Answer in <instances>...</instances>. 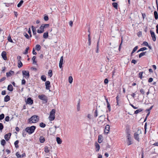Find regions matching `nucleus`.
<instances>
[{"label":"nucleus","instance_id":"obj_1","mask_svg":"<svg viewBox=\"0 0 158 158\" xmlns=\"http://www.w3.org/2000/svg\"><path fill=\"white\" fill-rule=\"evenodd\" d=\"M39 120V117L36 115H34L28 119L29 123H36Z\"/></svg>","mask_w":158,"mask_h":158},{"label":"nucleus","instance_id":"obj_2","mask_svg":"<svg viewBox=\"0 0 158 158\" xmlns=\"http://www.w3.org/2000/svg\"><path fill=\"white\" fill-rule=\"evenodd\" d=\"M35 129L36 127L34 126H32L31 127H26L25 130L29 134H31L34 132Z\"/></svg>","mask_w":158,"mask_h":158},{"label":"nucleus","instance_id":"obj_3","mask_svg":"<svg viewBox=\"0 0 158 158\" xmlns=\"http://www.w3.org/2000/svg\"><path fill=\"white\" fill-rule=\"evenodd\" d=\"M142 134V132L140 129H138L137 131L134 134V139L138 142L139 141V135Z\"/></svg>","mask_w":158,"mask_h":158},{"label":"nucleus","instance_id":"obj_4","mask_svg":"<svg viewBox=\"0 0 158 158\" xmlns=\"http://www.w3.org/2000/svg\"><path fill=\"white\" fill-rule=\"evenodd\" d=\"M38 98L40 100H43L44 103H46L48 102V97L44 95H39Z\"/></svg>","mask_w":158,"mask_h":158},{"label":"nucleus","instance_id":"obj_5","mask_svg":"<svg viewBox=\"0 0 158 158\" xmlns=\"http://www.w3.org/2000/svg\"><path fill=\"white\" fill-rule=\"evenodd\" d=\"M23 75L26 78H28L30 77V74L28 71L23 70L22 71Z\"/></svg>","mask_w":158,"mask_h":158},{"label":"nucleus","instance_id":"obj_6","mask_svg":"<svg viewBox=\"0 0 158 158\" xmlns=\"http://www.w3.org/2000/svg\"><path fill=\"white\" fill-rule=\"evenodd\" d=\"M25 102L26 104H28L30 105H31L33 103V101L31 98H28L27 101Z\"/></svg>","mask_w":158,"mask_h":158},{"label":"nucleus","instance_id":"obj_7","mask_svg":"<svg viewBox=\"0 0 158 158\" xmlns=\"http://www.w3.org/2000/svg\"><path fill=\"white\" fill-rule=\"evenodd\" d=\"M150 32L153 40L155 41L156 40V37L155 33L152 30H150Z\"/></svg>","mask_w":158,"mask_h":158},{"label":"nucleus","instance_id":"obj_8","mask_svg":"<svg viewBox=\"0 0 158 158\" xmlns=\"http://www.w3.org/2000/svg\"><path fill=\"white\" fill-rule=\"evenodd\" d=\"M46 89L47 90H49L51 86L50 83L49 81H46L45 83Z\"/></svg>","mask_w":158,"mask_h":158},{"label":"nucleus","instance_id":"obj_9","mask_svg":"<svg viewBox=\"0 0 158 158\" xmlns=\"http://www.w3.org/2000/svg\"><path fill=\"white\" fill-rule=\"evenodd\" d=\"M44 27L42 25L40 27V30L38 29L37 30V32L39 33H43L44 31Z\"/></svg>","mask_w":158,"mask_h":158},{"label":"nucleus","instance_id":"obj_10","mask_svg":"<svg viewBox=\"0 0 158 158\" xmlns=\"http://www.w3.org/2000/svg\"><path fill=\"white\" fill-rule=\"evenodd\" d=\"M6 52L3 51L2 52L1 56H2V58L4 60H6L7 59V58L6 57Z\"/></svg>","mask_w":158,"mask_h":158},{"label":"nucleus","instance_id":"obj_11","mask_svg":"<svg viewBox=\"0 0 158 158\" xmlns=\"http://www.w3.org/2000/svg\"><path fill=\"white\" fill-rule=\"evenodd\" d=\"M110 130V126L109 125H107L106 127L104 130V132L106 134L109 132Z\"/></svg>","mask_w":158,"mask_h":158},{"label":"nucleus","instance_id":"obj_12","mask_svg":"<svg viewBox=\"0 0 158 158\" xmlns=\"http://www.w3.org/2000/svg\"><path fill=\"white\" fill-rule=\"evenodd\" d=\"M11 134L10 133L6 134L4 136V138L6 141H8L10 138Z\"/></svg>","mask_w":158,"mask_h":158},{"label":"nucleus","instance_id":"obj_13","mask_svg":"<svg viewBox=\"0 0 158 158\" xmlns=\"http://www.w3.org/2000/svg\"><path fill=\"white\" fill-rule=\"evenodd\" d=\"M95 146L96 147V152H98L100 149V146L96 142L95 143Z\"/></svg>","mask_w":158,"mask_h":158},{"label":"nucleus","instance_id":"obj_14","mask_svg":"<svg viewBox=\"0 0 158 158\" xmlns=\"http://www.w3.org/2000/svg\"><path fill=\"white\" fill-rule=\"evenodd\" d=\"M63 56H62L60 58L59 63V66L60 68H61L62 67V64L63 63Z\"/></svg>","mask_w":158,"mask_h":158},{"label":"nucleus","instance_id":"obj_15","mask_svg":"<svg viewBox=\"0 0 158 158\" xmlns=\"http://www.w3.org/2000/svg\"><path fill=\"white\" fill-rule=\"evenodd\" d=\"M14 72L12 70H10L9 72L6 73V76L7 77H10V76L13 74Z\"/></svg>","mask_w":158,"mask_h":158},{"label":"nucleus","instance_id":"obj_16","mask_svg":"<svg viewBox=\"0 0 158 158\" xmlns=\"http://www.w3.org/2000/svg\"><path fill=\"white\" fill-rule=\"evenodd\" d=\"M10 100V96L8 95H6L4 98V101L5 102H7Z\"/></svg>","mask_w":158,"mask_h":158},{"label":"nucleus","instance_id":"obj_17","mask_svg":"<svg viewBox=\"0 0 158 158\" xmlns=\"http://www.w3.org/2000/svg\"><path fill=\"white\" fill-rule=\"evenodd\" d=\"M39 140L40 142L41 143H44L45 140L44 137L43 136H40Z\"/></svg>","mask_w":158,"mask_h":158},{"label":"nucleus","instance_id":"obj_18","mask_svg":"<svg viewBox=\"0 0 158 158\" xmlns=\"http://www.w3.org/2000/svg\"><path fill=\"white\" fill-rule=\"evenodd\" d=\"M102 135H99L98 136V142L99 143H101L102 141Z\"/></svg>","mask_w":158,"mask_h":158},{"label":"nucleus","instance_id":"obj_19","mask_svg":"<svg viewBox=\"0 0 158 158\" xmlns=\"http://www.w3.org/2000/svg\"><path fill=\"white\" fill-rule=\"evenodd\" d=\"M18 67L19 68H20L23 66V63L21 62V60H18Z\"/></svg>","mask_w":158,"mask_h":158},{"label":"nucleus","instance_id":"obj_20","mask_svg":"<svg viewBox=\"0 0 158 158\" xmlns=\"http://www.w3.org/2000/svg\"><path fill=\"white\" fill-rule=\"evenodd\" d=\"M7 89L10 91H12L13 90V86L11 85L10 84L8 85Z\"/></svg>","mask_w":158,"mask_h":158},{"label":"nucleus","instance_id":"obj_21","mask_svg":"<svg viewBox=\"0 0 158 158\" xmlns=\"http://www.w3.org/2000/svg\"><path fill=\"white\" fill-rule=\"evenodd\" d=\"M56 140L58 144H60L61 143L62 141L60 138L59 137H56Z\"/></svg>","mask_w":158,"mask_h":158},{"label":"nucleus","instance_id":"obj_22","mask_svg":"<svg viewBox=\"0 0 158 158\" xmlns=\"http://www.w3.org/2000/svg\"><path fill=\"white\" fill-rule=\"evenodd\" d=\"M49 119L50 121L53 120L55 119V115L50 114L49 116Z\"/></svg>","mask_w":158,"mask_h":158},{"label":"nucleus","instance_id":"obj_23","mask_svg":"<svg viewBox=\"0 0 158 158\" xmlns=\"http://www.w3.org/2000/svg\"><path fill=\"white\" fill-rule=\"evenodd\" d=\"M31 28H32V29L33 35H36V30L35 29V28H34V27L33 26H31Z\"/></svg>","mask_w":158,"mask_h":158},{"label":"nucleus","instance_id":"obj_24","mask_svg":"<svg viewBox=\"0 0 158 158\" xmlns=\"http://www.w3.org/2000/svg\"><path fill=\"white\" fill-rule=\"evenodd\" d=\"M154 17L156 20H157L158 19V14L156 11H155L154 12Z\"/></svg>","mask_w":158,"mask_h":158},{"label":"nucleus","instance_id":"obj_25","mask_svg":"<svg viewBox=\"0 0 158 158\" xmlns=\"http://www.w3.org/2000/svg\"><path fill=\"white\" fill-rule=\"evenodd\" d=\"M48 36V31L44 33L43 37L45 39L47 38Z\"/></svg>","mask_w":158,"mask_h":158},{"label":"nucleus","instance_id":"obj_26","mask_svg":"<svg viewBox=\"0 0 158 158\" xmlns=\"http://www.w3.org/2000/svg\"><path fill=\"white\" fill-rule=\"evenodd\" d=\"M147 52L145 51L144 52H143L141 53L139 55V58H140L141 57H142V56H144L145 55L146 53Z\"/></svg>","mask_w":158,"mask_h":158},{"label":"nucleus","instance_id":"obj_27","mask_svg":"<svg viewBox=\"0 0 158 158\" xmlns=\"http://www.w3.org/2000/svg\"><path fill=\"white\" fill-rule=\"evenodd\" d=\"M44 151L46 153H48L50 151L48 147V146H45L44 147Z\"/></svg>","mask_w":158,"mask_h":158},{"label":"nucleus","instance_id":"obj_28","mask_svg":"<svg viewBox=\"0 0 158 158\" xmlns=\"http://www.w3.org/2000/svg\"><path fill=\"white\" fill-rule=\"evenodd\" d=\"M19 143V141L18 140H17L14 143V145L15 147L16 148H18L19 147V146L18 145Z\"/></svg>","mask_w":158,"mask_h":158},{"label":"nucleus","instance_id":"obj_29","mask_svg":"<svg viewBox=\"0 0 158 158\" xmlns=\"http://www.w3.org/2000/svg\"><path fill=\"white\" fill-rule=\"evenodd\" d=\"M113 6L116 9L118 8V4L117 2H113L112 4Z\"/></svg>","mask_w":158,"mask_h":158},{"label":"nucleus","instance_id":"obj_30","mask_svg":"<svg viewBox=\"0 0 158 158\" xmlns=\"http://www.w3.org/2000/svg\"><path fill=\"white\" fill-rule=\"evenodd\" d=\"M99 40L97 42V45L96 48V52L98 53V49H99Z\"/></svg>","mask_w":158,"mask_h":158},{"label":"nucleus","instance_id":"obj_31","mask_svg":"<svg viewBox=\"0 0 158 158\" xmlns=\"http://www.w3.org/2000/svg\"><path fill=\"white\" fill-rule=\"evenodd\" d=\"M142 111H143V109L140 108V109H138V110H136L135 111L134 113L135 114H137L139 113Z\"/></svg>","mask_w":158,"mask_h":158},{"label":"nucleus","instance_id":"obj_32","mask_svg":"<svg viewBox=\"0 0 158 158\" xmlns=\"http://www.w3.org/2000/svg\"><path fill=\"white\" fill-rule=\"evenodd\" d=\"M127 143L128 145H130L132 143L131 142V138H127Z\"/></svg>","mask_w":158,"mask_h":158},{"label":"nucleus","instance_id":"obj_33","mask_svg":"<svg viewBox=\"0 0 158 158\" xmlns=\"http://www.w3.org/2000/svg\"><path fill=\"white\" fill-rule=\"evenodd\" d=\"M35 49L38 51L40 50L41 49V46L39 44H37L35 46Z\"/></svg>","mask_w":158,"mask_h":158},{"label":"nucleus","instance_id":"obj_34","mask_svg":"<svg viewBox=\"0 0 158 158\" xmlns=\"http://www.w3.org/2000/svg\"><path fill=\"white\" fill-rule=\"evenodd\" d=\"M23 2V0H21L19 3L17 4V7H20L22 5Z\"/></svg>","mask_w":158,"mask_h":158},{"label":"nucleus","instance_id":"obj_35","mask_svg":"<svg viewBox=\"0 0 158 158\" xmlns=\"http://www.w3.org/2000/svg\"><path fill=\"white\" fill-rule=\"evenodd\" d=\"M41 80L44 81H45L46 80V77L44 75H42L41 76Z\"/></svg>","mask_w":158,"mask_h":158},{"label":"nucleus","instance_id":"obj_36","mask_svg":"<svg viewBox=\"0 0 158 158\" xmlns=\"http://www.w3.org/2000/svg\"><path fill=\"white\" fill-rule=\"evenodd\" d=\"M147 49V48L146 47H143L141 48H140L139 50L137 51V52H140V51H143Z\"/></svg>","mask_w":158,"mask_h":158},{"label":"nucleus","instance_id":"obj_37","mask_svg":"<svg viewBox=\"0 0 158 158\" xmlns=\"http://www.w3.org/2000/svg\"><path fill=\"white\" fill-rule=\"evenodd\" d=\"M116 102H117V105H118V106H119V96L118 95L116 97Z\"/></svg>","mask_w":158,"mask_h":158},{"label":"nucleus","instance_id":"obj_38","mask_svg":"<svg viewBox=\"0 0 158 158\" xmlns=\"http://www.w3.org/2000/svg\"><path fill=\"white\" fill-rule=\"evenodd\" d=\"M48 76L50 77H51L52 75V72L51 70H49L48 72Z\"/></svg>","mask_w":158,"mask_h":158},{"label":"nucleus","instance_id":"obj_39","mask_svg":"<svg viewBox=\"0 0 158 158\" xmlns=\"http://www.w3.org/2000/svg\"><path fill=\"white\" fill-rule=\"evenodd\" d=\"M6 143V142L4 139H2L1 141V144L3 146L5 145Z\"/></svg>","mask_w":158,"mask_h":158},{"label":"nucleus","instance_id":"obj_40","mask_svg":"<svg viewBox=\"0 0 158 158\" xmlns=\"http://www.w3.org/2000/svg\"><path fill=\"white\" fill-rule=\"evenodd\" d=\"M69 82L71 84L73 80V79L72 77L71 76H70L69 77Z\"/></svg>","mask_w":158,"mask_h":158},{"label":"nucleus","instance_id":"obj_41","mask_svg":"<svg viewBox=\"0 0 158 158\" xmlns=\"http://www.w3.org/2000/svg\"><path fill=\"white\" fill-rule=\"evenodd\" d=\"M40 126L41 127L44 128L45 127L46 125L45 123H43L41 122L40 123Z\"/></svg>","mask_w":158,"mask_h":158},{"label":"nucleus","instance_id":"obj_42","mask_svg":"<svg viewBox=\"0 0 158 158\" xmlns=\"http://www.w3.org/2000/svg\"><path fill=\"white\" fill-rule=\"evenodd\" d=\"M56 110L55 109H52V111L50 112V114L53 115H55V113Z\"/></svg>","mask_w":158,"mask_h":158},{"label":"nucleus","instance_id":"obj_43","mask_svg":"<svg viewBox=\"0 0 158 158\" xmlns=\"http://www.w3.org/2000/svg\"><path fill=\"white\" fill-rule=\"evenodd\" d=\"M22 135H23V137H25L27 135V132L26 131V130H23V132H22Z\"/></svg>","mask_w":158,"mask_h":158},{"label":"nucleus","instance_id":"obj_44","mask_svg":"<svg viewBox=\"0 0 158 158\" xmlns=\"http://www.w3.org/2000/svg\"><path fill=\"white\" fill-rule=\"evenodd\" d=\"M94 117L96 118L98 116V113L97 109L95 110L94 113Z\"/></svg>","mask_w":158,"mask_h":158},{"label":"nucleus","instance_id":"obj_45","mask_svg":"<svg viewBox=\"0 0 158 158\" xmlns=\"http://www.w3.org/2000/svg\"><path fill=\"white\" fill-rule=\"evenodd\" d=\"M44 20L45 21H47L48 20V15H44Z\"/></svg>","mask_w":158,"mask_h":158},{"label":"nucleus","instance_id":"obj_46","mask_svg":"<svg viewBox=\"0 0 158 158\" xmlns=\"http://www.w3.org/2000/svg\"><path fill=\"white\" fill-rule=\"evenodd\" d=\"M42 25L44 27V28L49 27V25L48 24H42Z\"/></svg>","mask_w":158,"mask_h":158},{"label":"nucleus","instance_id":"obj_47","mask_svg":"<svg viewBox=\"0 0 158 158\" xmlns=\"http://www.w3.org/2000/svg\"><path fill=\"white\" fill-rule=\"evenodd\" d=\"M5 117V115L4 114H0V120H2Z\"/></svg>","mask_w":158,"mask_h":158},{"label":"nucleus","instance_id":"obj_48","mask_svg":"<svg viewBox=\"0 0 158 158\" xmlns=\"http://www.w3.org/2000/svg\"><path fill=\"white\" fill-rule=\"evenodd\" d=\"M23 35L26 38H27V39H29V35L26 32H24L23 33Z\"/></svg>","mask_w":158,"mask_h":158},{"label":"nucleus","instance_id":"obj_49","mask_svg":"<svg viewBox=\"0 0 158 158\" xmlns=\"http://www.w3.org/2000/svg\"><path fill=\"white\" fill-rule=\"evenodd\" d=\"M3 125L2 123H0V131H2V130L3 129Z\"/></svg>","mask_w":158,"mask_h":158},{"label":"nucleus","instance_id":"obj_50","mask_svg":"<svg viewBox=\"0 0 158 158\" xmlns=\"http://www.w3.org/2000/svg\"><path fill=\"white\" fill-rule=\"evenodd\" d=\"M29 48L28 47H27L25 49V52L24 53V54H27L28 52V50H29Z\"/></svg>","mask_w":158,"mask_h":158},{"label":"nucleus","instance_id":"obj_51","mask_svg":"<svg viewBox=\"0 0 158 158\" xmlns=\"http://www.w3.org/2000/svg\"><path fill=\"white\" fill-rule=\"evenodd\" d=\"M138 48V46H135L133 49L132 51V53H134V52H135L137 49Z\"/></svg>","mask_w":158,"mask_h":158},{"label":"nucleus","instance_id":"obj_52","mask_svg":"<svg viewBox=\"0 0 158 158\" xmlns=\"http://www.w3.org/2000/svg\"><path fill=\"white\" fill-rule=\"evenodd\" d=\"M8 41L10 42L11 43H14L10 36H9L8 37Z\"/></svg>","mask_w":158,"mask_h":158},{"label":"nucleus","instance_id":"obj_53","mask_svg":"<svg viewBox=\"0 0 158 158\" xmlns=\"http://www.w3.org/2000/svg\"><path fill=\"white\" fill-rule=\"evenodd\" d=\"M143 44L146 46H148V43L146 41H144L143 43Z\"/></svg>","mask_w":158,"mask_h":158},{"label":"nucleus","instance_id":"obj_54","mask_svg":"<svg viewBox=\"0 0 158 158\" xmlns=\"http://www.w3.org/2000/svg\"><path fill=\"white\" fill-rule=\"evenodd\" d=\"M80 101H79L77 106V111H78L80 110Z\"/></svg>","mask_w":158,"mask_h":158},{"label":"nucleus","instance_id":"obj_55","mask_svg":"<svg viewBox=\"0 0 158 158\" xmlns=\"http://www.w3.org/2000/svg\"><path fill=\"white\" fill-rule=\"evenodd\" d=\"M140 92L143 95H144L145 94V92L144 91V90L142 89L140 90Z\"/></svg>","mask_w":158,"mask_h":158},{"label":"nucleus","instance_id":"obj_56","mask_svg":"<svg viewBox=\"0 0 158 158\" xmlns=\"http://www.w3.org/2000/svg\"><path fill=\"white\" fill-rule=\"evenodd\" d=\"M26 82V81L24 79H23L22 80L21 84L22 85H24L25 84Z\"/></svg>","mask_w":158,"mask_h":158},{"label":"nucleus","instance_id":"obj_57","mask_svg":"<svg viewBox=\"0 0 158 158\" xmlns=\"http://www.w3.org/2000/svg\"><path fill=\"white\" fill-rule=\"evenodd\" d=\"M108 81H109L108 80L107 78H106L104 80V84L106 85L107 84L108 82Z\"/></svg>","mask_w":158,"mask_h":158},{"label":"nucleus","instance_id":"obj_58","mask_svg":"<svg viewBox=\"0 0 158 158\" xmlns=\"http://www.w3.org/2000/svg\"><path fill=\"white\" fill-rule=\"evenodd\" d=\"M10 117L9 116H7L5 118V120L6 122H8L9 121Z\"/></svg>","mask_w":158,"mask_h":158},{"label":"nucleus","instance_id":"obj_59","mask_svg":"<svg viewBox=\"0 0 158 158\" xmlns=\"http://www.w3.org/2000/svg\"><path fill=\"white\" fill-rule=\"evenodd\" d=\"M143 72H140L139 73V77L141 79H142V74H143Z\"/></svg>","mask_w":158,"mask_h":158},{"label":"nucleus","instance_id":"obj_60","mask_svg":"<svg viewBox=\"0 0 158 158\" xmlns=\"http://www.w3.org/2000/svg\"><path fill=\"white\" fill-rule=\"evenodd\" d=\"M16 155L18 158H20L21 157V156L20 154H19L18 152H17L16 154Z\"/></svg>","mask_w":158,"mask_h":158},{"label":"nucleus","instance_id":"obj_61","mask_svg":"<svg viewBox=\"0 0 158 158\" xmlns=\"http://www.w3.org/2000/svg\"><path fill=\"white\" fill-rule=\"evenodd\" d=\"M137 35L139 37H140L142 35V32L141 31L138 32L137 34Z\"/></svg>","mask_w":158,"mask_h":158},{"label":"nucleus","instance_id":"obj_62","mask_svg":"<svg viewBox=\"0 0 158 158\" xmlns=\"http://www.w3.org/2000/svg\"><path fill=\"white\" fill-rule=\"evenodd\" d=\"M153 106H151L148 109H146V111L148 112L150 111L152 108Z\"/></svg>","mask_w":158,"mask_h":158},{"label":"nucleus","instance_id":"obj_63","mask_svg":"<svg viewBox=\"0 0 158 158\" xmlns=\"http://www.w3.org/2000/svg\"><path fill=\"white\" fill-rule=\"evenodd\" d=\"M6 79V78L5 77H4L3 78H1L0 79V82H1L4 80H5Z\"/></svg>","mask_w":158,"mask_h":158},{"label":"nucleus","instance_id":"obj_64","mask_svg":"<svg viewBox=\"0 0 158 158\" xmlns=\"http://www.w3.org/2000/svg\"><path fill=\"white\" fill-rule=\"evenodd\" d=\"M153 80V78L152 77H150L149 79L148 80V82L150 83Z\"/></svg>","mask_w":158,"mask_h":158}]
</instances>
